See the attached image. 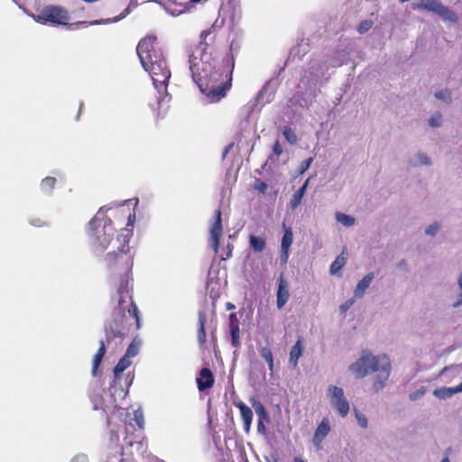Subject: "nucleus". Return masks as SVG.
Segmentation results:
<instances>
[{
	"label": "nucleus",
	"instance_id": "7",
	"mask_svg": "<svg viewBox=\"0 0 462 462\" xmlns=\"http://www.w3.org/2000/svg\"><path fill=\"white\" fill-rule=\"evenodd\" d=\"M134 374L128 373L125 379V386L111 383L107 390L97 389L90 395V401L94 410H101L105 414L116 409V402L119 398H125L128 393V388L132 384Z\"/></svg>",
	"mask_w": 462,
	"mask_h": 462
},
{
	"label": "nucleus",
	"instance_id": "43",
	"mask_svg": "<svg viewBox=\"0 0 462 462\" xmlns=\"http://www.w3.org/2000/svg\"><path fill=\"white\" fill-rule=\"evenodd\" d=\"M372 25L373 23L371 21L365 20L358 25L357 30L360 33H365L372 27Z\"/></svg>",
	"mask_w": 462,
	"mask_h": 462
},
{
	"label": "nucleus",
	"instance_id": "18",
	"mask_svg": "<svg viewBox=\"0 0 462 462\" xmlns=\"http://www.w3.org/2000/svg\"><path fill=\"white\" fill-rule=\"evenodd\" d=\"M374 278V273H369L366 275H365L361 281L358 282V283L354 291L355 298L361 299L365 295V291L371 285Z\"/></svg>",
	"mask_w": 462,
	"mask_h": 462
},
{
	"label": "nucleus",
	"instance_id": "60",
	"mask_svg": "<svg viewBox=\"0 0 462 462\" xmlns=\"http://www.w3.org/2000/svg\"><path fill=\"white\" fill-rule=\"evenodd\" d=\"M309 181H310V178L306 180V181L304 182V184L300 188V189H303L304 191L307 190V188H308V185H309Z\"/></svg>",
	"mask_w": 462,
	"mask_h": 462
},
{
	"label": "nucleus",
	"instance_id": "61",
	"mask_svg": "<svg viewBox=\"0 0 462 462\" xmlns=\"http://www.w3.org/2000/svg\"><path fill=\"white\" fill-rule=\"evenodd\" d=\"M232 147V144L226 146L224 150V152H223V156L225 157L226 155V153L229 152V150L231 149Z\"/></svg>",
	"mask_w": 462,
	"mask_h": 462
},
{
	"label": "nucleus",
	"instance_id": "27",
	"mask_svg": "<svg viewBox=\"0 0 462 462\" xmlns=\"http://www.w3.org/2000/svg\"><path fill=\"white\" fill-rule=\"evenodd\" d=\"M335 218L338 223L346 227L352 226L356 223V218L354 217L342 212H336Z\"/></svg>",
	"mask_w": 462,
	"mask_h": 462
},
{
	"label": "nucleus",
	"instance_id": "62",
	"mask_svg": "<svg viewBox=\"0 0 462 462\" xmlns=\"http://www.w3.org/2000/svg\"><path fill=\"white\" fill-rule=\"evenodd\" d=\"M440 462H450V459L448 458V457H445L440 460Z\"/></svg>",
	"mask_w": 462,
	"mask_h": 462
},
{
	"label": "nucleus",
	"instance_id": "42",
	"mask_svg": "<svg viewBox=\"0 0 462 462\" xmlns=\"http://www.w3.org/2000/svg\"><path fill=\"white\" fill-rule=\"evenodd\" d=\"M313 162V158H308L307 160L303 161L300 165L299 166V173L303 174L310 167L311 163Z\"/></svg>",
	"mask_w": 462,
	"mask_h": 462
},
{
	"label": "nucleus",
	"instance_id": "10",
	"mask_svg": "<svg viewBox=\"0 0 462 462\" xmlns=\"http://www.w3.org/2000/svg\"><path fill=\"white\" fill-rule=\"evenodd\" d=\"M68 11L60 6H46L38 15V21L46 23L67 24L69 21Z\"/></svg>",
	"mask_w": 462,
	"mask_h": 462
},
{
	"label": "nucleus",
	"instance_id": "37",
	"mask_svg": "<svg viewBox=\"0 0 462 462\" xmlns=\"http://www.w3.org/2000/svg\"><path fill=\"white\" fill-rule=\"evenodd\" d=\"M138 353H139V345L136 344L135 342H132L128 346L125 356L131 359L132 357H134L135 356H137Z\"/></svg>",
	"mask_w": 462,
	"mask_h": 462
},
{
	"label": "nucleus",
	"instance_id": "6",
	"mask_svg": "<svg viewBox=\"0 0 462 462\" xmlns=\"http://www.w3.org/2000/svg\"><path fill=\"white\" fill-rule=\"evenodd\" d=\"M87 234L90 245L96 254H102L110 245L113 241L115 228L110 218L106 217L103 208L88 222Z\"/></svg>",
	"mask_w": 462,
	"mask_h": 462
},
{
	"label": "nucleus",
	"instance_id": "39",
	"mask_svg": "<svg viewBox=\"0 0 462 462\" xmlns=\"http://www.w3.org/2000/svg\"><path fill=\"white\" fill-rule=\"evenodd\" d=\"M442 122V116L439 113H437L433 116H431L429 119V125L430 126L435 128L439 127L441 125Z\"/></svg>",
	"mask_w": 462,
	"mask_h": 462
},
{
	"label": "nucleus",
	"instance_id": "25",
	"mask_svg": "<svg viewBox=\"0 0 462 462\" xmlns=\"http://www.w3.org/2000/svg\"><path fill=\"white\" fill-rule=\"evenodd\" d=\"M250 402L259 419H268V413L261 402L254 397H251Z\"/></svg>",
	"mask_w": 462,
	"mask_h": 462
},
{
	"label": "nucleus",
	"instance_id": "33",
	"mask_svg": "<svg viewBox=\"0 0 462 462\" xmlns=\"http://www.w3.org/2000/svg\"><path fill=\"white\" fill-rule=\"evenodd\" d=\"M282 134L286 141L291 144H295L298 142V137L294 131L290 126H284Z\"/></svg>",
	"mask_w": 462,
	"mask_h": 462
},
{
	"label": "nucleus",
	"instance_id": "4",
	"mask_svg": "<svg viewBox=\"0 0 462 462\" xmlns=\"http://www.w3.org/2000/svg\"><path fill=\"white\" fill-rule=\"evenodd\" d=\"M349 371L356 378H364L375 373L373 389L375 392L383 390L391 375L392 364L385 354L374 355L369 350H363L360 356L349 365Z\"/></svg>",
	"mask_w": 462,
	"mask_h": 462
},
{
	"label": "nucleus",
	"instance_id": "28",
	"mask_svg": "<svg viewBox=\"0 0 462 462\" xmlns=\"http://www.w3.org/2000/svg\"><path fill=\"white\" fill-rule=\"evenodd\" d=\"M456 394L454 387H441L434 390L433 395L439 399H448Z\"/></svg>",
	"mask_w": 462,
	"mask_h": 462
},
{
	"label": "nucleus",
	"instance_id": "57",
	"mask_svg": "<svg viewBox=\"0 0 462 462\" xmlns=\"http://www.w3.org/2000/svg\"><path fill=\"white\" fill-rule=\"evenodd\" d=\"M346 62L345 59H340L332 64V67L341 66Z\"/></svg>",
	"mask_w": 462,
	"mask_h": 462
},
{
	"label": "nucleus",
	"instance_id": "19",
	"mask_svg": "<svg viewBox=\"0 0 462 462\" xmlns=\"http://www.w3.org/2000/svg\"><path fill=\"white\" fill-rule=\"evenodd\" d=\"M323 76L324 73L321 71L319 62L315 61L310 66L309 70L304 76V79H307L308 81H310L313 85H315Z\"/></svg>",
	"mask_w": 462,
	"mask_h": 462
},
{
	"label": "nucleus",
	"instance_id": "45",
	"mask_svg": "<svg viewBox=\"0 0 462 462\" xmlns=\"http://www.w3.org/2000/svg\"><path fill=\"white\" fill-rule=\"evenodd\" d=\"M70 462H88V457L87 455L80 453L74 456Z\"/></svg>",
	"mask_w": 462,
	"mask_h": 462
},
{
	"label": "nucleus",
	"instance_id": "54",
	"mask_svg": "<svg viewBox=\"0 0 462 462\" xmlns=\"http://www.w3.org/2000/svg\"><path fill=\"white\" fill-rule=\"evenodd\" d=\"M232 254V245H228L227 249L225 255H221L222 260H226L231 256Z\"/></svg>",
	"mask_w": 462,
	"mask_h": 462
},
{
	"label": "nucleus",
	"instance_id": "20",
	"mask_svg": "<svg viewBox=\"0 0 462 462\" xmlns=\"http://www.w3.org/2000/svg\"><path fill=\"white\" fill-rule=\"evenodd\" d=\"M289 290L286 282L281 278L277 291V308L281 310L289 300Z\"/></svg>",
	"mask_w": 462,
	"mask_h": 462
},
{
	"label": "nucleus",
	"instance_id": "29",
	"mask_svg": "<svg viewBox=\"0 0 462 462\" xmlns=\"http://www.w3.org/2000/svg\"><path fill=\"white\" fill-rule=\"evenodd\" d=\"M346 264V258L342 255H338L330 265L329 272L331 274L337 273L343 266Z\"/></svg>",
	"mask_w": 462,
	"mask_h": 462
},
{
	"label": "nucleus",
	"instance_id": "47",
	"mask_svg": "<svg viewBox=\"0 0 462 462\" xmlns=\"http://www.w3.org/2000/svg\"><path fill=\"white\" fill-rule=\"evenodd\" d=\"M425 393V391L423 389L417 390L416 392H413L410 394V399L411 401H416L420 398H421Z\"/></svg>",
	"mask_w": 462,
	"mask_h": 462
},
{
	"label": "nucleus",
	"instance_id": "49",
	"mask_svg": "<svg viewBox=\"0 0 462 462\" xmlns=\"http://www.w3.org/2000/svg\"><path fill=\"white\" fill-rule=\"evenodd\" d=\"M30 225L33 226H46V223L42 220H41L40 218H33V219H30L29 221Z\"/></svg>",
	"mask_w": 462,
	"mask_h": 462
},
{
	"label": "nucleus",
	"instance_id": "50",
	"mask_svg": "<svg viewBox=\"0 0 462 462\" xmlns=\"http://www.w3.org/2000/svg\"><path fill=\"white\" fill-rule=\"evenodd\" d=\"M273 152L277 156L281 155V153L282 152V146H281V144L279 143L278 141L275 142V143H274V145L273 147Z\"/></svg>",
	"mask_w": 462,
	"mask_h": 462
},
{
	"label": "nucleus",
	"instance_id": "36",
	"mask_svg": "<svg viewBox=\"0 0 462 462\" xmlns=\"http://www.w3.org/2000/svg\"><path fill=\"white\" fill-rule=\"evenodd\" d=\"M441 224L439 222H433L425 228V234L429 236H434L440 230Z\"/></svg>",
	"mask_w": 462,
	"mask_h": 462
},
{
	"label": "nucleus",
	"instance_id": "14",
	"mask_svg": "<svg viewBox=\"0 0 462 462\" xmlns=\"http://www.w3.org/2000/svg\"><path fill=\"white\" fill-rule=\"evenodd\" d=\"M132 365V361L130 358L124 356L116 367L114 368V378L112 383L120 385L123 384L125 386V379L126 375L124 377L123 373Z\"/></svg>",
	"mask_w": 462,
	"mask_h": 462
},
{
	"label": "nucleus",
	"instance_id": "22",
	"mask_svg": "<svg viewBox=\"0 0 462 462\" xmlns=\"http://www.w3.org/2000/svg\"><path fill=\"white\" fill-rule=\"evenodd\" d=\"M302 352H303V346H302L300 338H299L290 351L289 362L292 367H296L298 365V362H299L300 357L302 356Z\"/></svg>",
	"mask_w": 462,
	"mask_h": 462
},
{
	"label": "nucleus",
	"instance_id": "3",
	"mask_svg": "<svg viewBox=\"0 0 462 462\" xmlns=\"http://www.w3.org/2000/svg\"><path fill=\"white\" fill-rule=\"evenodd\" d=\"M156 37L147 36L141 40L136 51L143 69L149 73L154 88L162 96L167 91L171 71L162 51L155 46Z\"/></svg>",
	"mask_w": 462,
	"mask_h": 462
},
{
	"label": "nucleus",
	"instance_id": "58",
	"mask_svg": "<svg viewBox=\"0 0 462 462\" xmlns=\"http://www.w3.org/2000/svg\"><path fill=\"white\" fill-rule=\"evenodd\" d=\"M230 322H231V325L232 324H236V323H238L236 318V315L235 314H231L230 315Z\"/></svg>",
	"mask_w": 462,
	"mask_h": 462
},
{
	"label": "nucleus",
	"instance_id": "17",
	"mask_svg": "<svg viewBox=\"0 0 462 462\" xmlns=\"http://www.w3.org/2000/svg\"><path fill=\"white\" fill-rule=\"evenodd\" d=\"M124 17H125V14L112 18V19H100V20H94V21H90V22L79 21V22L69 24V29L76 30L79 28H86L89 25L106 24V23H109L117 22Z\"/></svg>",
	"mask_w": 462,
	"mask_h": 462
},
{
	"label": "nucleus",
	"instance_id": "23",
	"mask_svg": "<svg viewBox=\"0 0 462 462\" xmlns=\"http://www.w3.org/2000/svg\"><path fill=\"white\" fill-rule=\"evenodd\" d=\"M206 314L202 311L199 313V330H198V341L199 345H203L206 341V332H205V325H206Z\"/></svg>",
	"mask_w": 462,
	"mask_h": 462
},
{
	"label": "nucleus",
	"instance_id": "51",
	"mask_svg": "<svg viewBox=\"0 0 462 462\" xmlns=\"http://www.w3.org/2000/svg\"><path fill=\"white\" fill-rule=\"evenodd\" d=\"M106 353V346L103 340L100 341L99 348L96 355H99L100 356L104 357Z\"/></svg>",
	"mask_w": 462,
	"mask_h": 462
},
{
	"label": "nucleus",
	"instance_id": "35",
	"mask_svg": "<svg viewBox=\"0 0 462 462\" xmlns=\"http://www.w3.org/2000/svg\"><path fill=\"white\" fill-rule=\"evenodd\" d=\"M134 420L139 428V434H142V430L144 427V418L142 410L138 409L134 411Z\"/></svg>",
	"mask_w": 462,
	"mask_h": 462
},
{
	"label": "nucleus",
	"instance_id": "2",
	"mask_svg": "<svg viewBox=\"0 0 462 462\" xmlns=\"http://www.w3.org/2000/svg\"><path fill=\"white\" fill-rule=\"evenodd\" d=\"M212 32V28L201 32L200 42L189 55V64L192 79L201 93L208 102H217L231 87V70L226 71L224 80L217 51L207 41Z\"/></svg>",
	"mask_w": 462,
	"mask_h": 462
},
{
	"label": "nucleus",
	"instance_id": "5",
	"mask_svg": "<svg viewBox=\"0 0 462 462\" xmlns=\"http://www.w3.org/2000/svg\"><path fill=\"white\" fill-rule=\"evenodd\" d=\"M134 430L132 423L125 425L126 436L124 445H118L117 434L111 431L110 446L106 462H140L147 449V444L143 440L142 434L129 435Z\"/></svg>",
	"mask_w": 462,
	"mask_h": 462
},
{
	"label": "nucleus",
	"instance_id": "38",
	"mask_svg": "<svg viewBox=\"0 0 462 462\" xmlns=\"http://www.w3.org/2000/svg\"><path fill=\"white\" fill-rule=\"evenodd\" d=\"M355 416H356L358 425L361 428L366 429L368 427V420L365 414L361 413L358 411H356Z\"/></svg>",
	"mask_w": 462,
	"mask_h": 462
},
{
	"label": "nucleus",
	"instance_id": "48",
	"mask_svg": "<svg viewBox=\"0 0 462 462\" xmlns=\"http://www.w3.org/2000/svg\"><path fill=\"white\" fill-rule=\"evenodd\" d=\"M289 259V250L281 249V263L286 264Z\"/></svg>",
	"mask_w": 462,
	"mask_h": 462
},
{
	"label": "nucleus",
	"instance_id": "11",
	"mask_svg": "<svg viewBox=\"0 0 462 462\" xmlns=\"http://www.w3.org/2000/svg\"><path fill=\"white\" fill-rule=\"evenodd\" d=\"M223 233L222 219L220 210H216L215 220L209 226V245L215 254L218 253L219 238Z\"/></svg>",
	"mask_w": 462,
	"mask_h": 462
},
{
	"label": "nucleus",
	"instance_id": "41",
	"mask_svg": "<svg viewBox=\"0 0 462 462\" xmlns=\"http://www.w3.org/2000/svg\"><path fill=\"white\" fill-rule=\"evenodd\" d=\"M356 298H352L345 301L339 306V310L341 313L346 312L356 302Z\"/></svg>",
	"mask_w": 462,
	"mask_h": 462
},
{
	"label": "nucleus",
	"instance_id": "16",
	"mask_svg": "<svg viewBox=\"0 0 462 462\" xmlns=\"http://www.w3.org/2000/svg\"><path fill=\"white\" fill-rule=\"evenodd\" d=\"M214 377L208 368H203L200 371L199 377L197 378L198 388L200 392L212 387Z\"/></svg>",
	"mask_w": 462,
	"mask_h": 462
},
{
	"label": "nucleus",
	"instance_id": "15",
	"mask_svg": "<svg viewBox=\"0 0 462 462\" xmlns=\"http://www.w3.org/2000/svg\"><path fill=\"white\" fill-rule=\"evenodd\" d=\"M235 405L239 409L240 415L242 418V420L244 422V428L246 432L250 430L251 424L253 421V411L250 407H248L245 403L243 402H235Z\"/></svg>",
	"mask_w": 462,
	"mask_h": 462
},
{
	"label": "nucleus",
	"instance_id": "12",
	"mask_svg": "<svg viewBox=\"0 0 462 462\" xmlns=\"http://www.w3.org/2000/svg\"><path fill=\"white\" fill-rule=\"evenodd\" d=\"M330 430L331 427L328 419L323 418L315 430L312 439V443L316 450H320L322 448V441L327 438Z\"/></svg>",
	"mask_w": 462,
	"mask_h": 462
},
{
	"label": "nucleus",
	"instance_id": "64",
	"mask_svg": "<svg viewBox=\"0 0 462 462\" xmlns=\"http://www.w3.org/2000/svg\"><path fill=\"white\" fill-rule=\"evenodd\" d=\"M458 284H459V287L462 291V275L460 276L459 280H458Z\"/></svg>",
	"mask_w": 462,
	"mask_h": 462
},
{
	"label": "nucleus",
	"instance_id": "40",
	"mask_svg": "<svg viewBox=\"0 0 462 462\" xmlns=\"http://www.w3.org/2000/svg\"><path fill=\"white\" fill-rule=\"evenodd\" d=\"M254 189L260 191L261 193H265L267 191L268 185L264 181L257 179L254 181Z\"/></svg>",
	"mask_w": 462,
	"mask_h": 462
},
{
	"label": "nucleus",
	"instance_id": "52",
	"mask_svg": "<svg viewBox=\"0 0 462 462\" xmlns=\"http://www.w3.org/2000/svg\"><path fill=\"white\" fill-rule=\"evenodd\" d=\"M263 420H268V419H259L258 420L257 429H258L259 432H264V430H265V427L263 425Z\"/></svg>",
	"mask_w": 462,
	"mask_h": 462
},
{
	"label": "nucleus",
	"instance_id": "21",
	"mask_svg": "<svg viewBox=\"0 0 462 462\" xmlns=\"http://www.w3.org/2000/svg\"><path fill=\"white\" fill-rule=\"evenodd\" d=\"M409 165L411 167L430 166L432 162L425 152H418L410 157Z\"/></svg>",
	"mask_w": 462,
	"mask_h": 462
},
{
	"label": "nucleus",
	"instance_id": "30",
	"mask_svg": "<svg viewBox=\"0 0 462 462\" xmlns=\"http://www.w3.org/2000/svg\"><path fill=\"white\" fill-rule=\"evenodd\" d=\"M306 191H304L303 189H299L293 195L290 201V206L292 209L297 208L302 200V198L304 197Z\"/></svg>",
	"mask_w": 462,
	"mask_h": 462
},
{
	"label": "nucleus",
	"instance_id": "56",
	"mask_svg": "<svg viewBox=\"0 0 462 462\" xmlns=\"http://www.w3.org/2000/svg\"><path fill=\"white\" fill-rule=\"evenodd\" d=\"M265 361L268 364L269 370L273 372V357L272 356L269 359H266Z\"/></svg>",
	"mask_w": 462,
	"mask_h": 462
},
{
	"label": "nucleus",
	"instance_id": "32",
	"mask_svg": "<svg viewBox=\"0 0 462 462\" xmlns=\"http://www.w3.org/2000/svg\"><path fill=\"white\" fill-rule=\"evenodd\" d=\"M434 96L437 99L441 100L447 104H449L452 100L451 91L448 88L436 91Z\"/></svg>",
	"mask_w": 462,
	"mask_h": 462
},
{
	"label": "nucleus",
	"instance_id": "8",
	"mask_svg": "<svg viewBox=\"0 0 462 462\" xmlns=\"http://www.w3.org/2000/svg\"><path fill=\"white\" fill-rule=\"evenodd\" d=\"M414 10H425L438 14L444 22L456 23L458 21L457 14L449 7L444 5L439 0H420L412 5Z\"/></svg>",
	"mask_w": 462,
	"mask_h": 462
},
{
	"label": "nucleus",
	"instance_id": "55",
	"mask_svg": "<svg viewBox=\"0 0 462 462\" xmlns=\"http://www.w3.org/2000/svg\"><path fill=\"white\" fill-rule=\"evenodd\" d=\"M147 2H156L155 0H132L131 1V4L132 5H139V4H144V3H147Z\"/></svg>",
	"mask_w": 462,
	"mask_h": 462
},
{
	"label": "nucleus",
	"instance_id": "46",
	"mask_svg": "<svg viewBox=\"0 0 462 462\" xmlns=\"http://www.w3.org/2000/svg\"><path fill=\"white\" fill-rule=\"evenodd\" d=\"M260 355L264 360L273 356L272 350L267 346H264L260 350Z\"/></svg>",
	"mask_w": 462,
	"mask_h": 462
},
{
	"label": "nucleus",
	"instance_id": "24",
	"mask_svg": "<svg viewBox=\"0 0 462 462\" xmlns=\"http://www.w3.org/2000/svg\"><path fill=\"white\" fill-rule=\"evenodd\" d=\"M249 243L254 252L261 253L265 249L266 242L264 238L251 235L249 237Z\"/></svg>",
	"mask_w": 462,
	"mask_h": 462
},
{
	"label": "nucleus",
	"instance_id": "63",
	"mask_svg": "<svg viewBox=\"0 0 462 462\" xmlns=\"http://www.w3.org/2000/svg\"><path fill=\"white\" fill-rule=\"evenodd\" d=\"M294 462H305V461L300 457H295Z\"/></svg>",
	"mask_w": 462,
	"mask_h": 462
},
{
	"label": "nucleus",
	"instance_id": "9",
	"mask_svg": "<svg viewBox=\"0 0 462 462\" xmlns=\"http://www.w3.org/2000/svg\"><path fill=\"white\" fill-rule=\"evenodd\" d=\"M327 397L331 407L343 418H345L350 410V404L343 388L329 384L327 388Z\"/></svg>",
	"mask_w": 462,
	"mask_h": 462
},
{
	"label": "nucleus",
	"instance_id": "31",
	"mask_svg": "<svg viewBox=\"0 0 462 462\" xmlns=\"http://www.w3.org/2000/svg\"><path fill=\"white\" fill-rule=\"evenodd\" d=\"M293 241V234L291 229H286L282 238L281 249L289 250Z\"/></svg>",
	"mask_w": 462,
	"mask_h": 462
},
{
	"label": "nucleus",
	"instance_id": "13",
	"mask_svg": "<svg viewBox=\"0 0 462 462\" xmlns=\"http://www.w3.org/2000/svg\"><path fill=\"white\" fill-rule=\"evenodd\" d=\"M167 14L171 16H179L184 13H189L187 3H178L173 0H155Z\"/></svg>",
	"mask_w": 462,
	"mask_h": 462
},
{
	"label": "nucleus",
	"instance_id": "34",
	"mask_svg": "<svg viewBox=\"0 0 462 462\" xmlns=\"http://www.w3.org/2000/svg\"><path fill=\"white\" fill-rule=\"evenodd\" d=\"M230 334H231L232 345L234 346H239V334H240L238 323L231 325Z\"/></svg>",
	"mask_w": 462,
	"mask_h": 462
},
{
	"label": "nucleus",
	"instance_id": "59",
	"mask_svg": "<svg viewBox=\"0 0 462 462\" xmlns=\"http://www.w3.org/2000/svg\"><path fill=\"white\" fill-rule=\"evenodd\" d=\"M454 388H455L456 393H461L462 392V382L458 385L455 386Z\"/></svg>",
	"mask_w": 462,
	"mask_h": 462
},
{
	"label": "nucleus",
	"instance_id": "26",
	"mask_svg": "<svg viewBox=\"0 0 462 462\" xmlns=\"http://www.w3.org/2000/svg\"><path fill=\"white\" fill-rule=\"evenodd\" d=\"M56 183V179L53 177L44 178L40 184L41 191L46 195H51Z\"/></svg>",
	"mask_w": 462,
	"mask_h": 462
},
{
	"label": "nucleus",
	"instance_id": "44",
	"mask_svg": "<svg viewBox=\"0 0 462 462\" xmlns=\"http://www.w3.org/2000/svg\"><path fill=\"white\" fill-rule=\"evenodd\" d=\"M102 356H100L99 355H95L94 356V358H93V365H92V374L94 375H96L97 374V370L98 368V365H100L101 361H102Z\"/></svg>",
	"mask_w": 462,
	"mask_h": 462
},
{
	"label": "nucleus",
	"instance_id": "53",
	"mask_svg": "<svg viewBox=\"0 0 462 462\" xmlns=\"http://www.w3.org/2000/svg\"><path fill=\"white\" fill-rule=\"evenodd\" d=\"M462 305V291L457 296V300L452 304L453 308H458Z\"/></svg>",
	"mask_w": 462,
	"mask_h": 462
},
{
	"label": "nucleus",
	"instance_id": "1",
	"mask_svg": "<svg viewBox=\"0 0 462 462\" xmlns=\"http://www.w3.org/2000/svg\"><path fill=\"white\" fill-rule=\"evenodd\" d=\"M135 222V214L128 213L126 227L122 228L114 241L113 247H116L120 254L115 250L109 252L105 261L107 268L114 276V282L116 288V292L112 295L111 303L115 309L113 322L108 323L105 329L106 341L109 343L111 337H118L122 339L125 337L123 324L126 314L135 319L139 327V311L137 306L132 299L131 285V269L133 266V259L129 252V240L133 236V226Z\"/></svg>",
	"mask_w": 462,
	"mask_h": 462
}]
</instances>
